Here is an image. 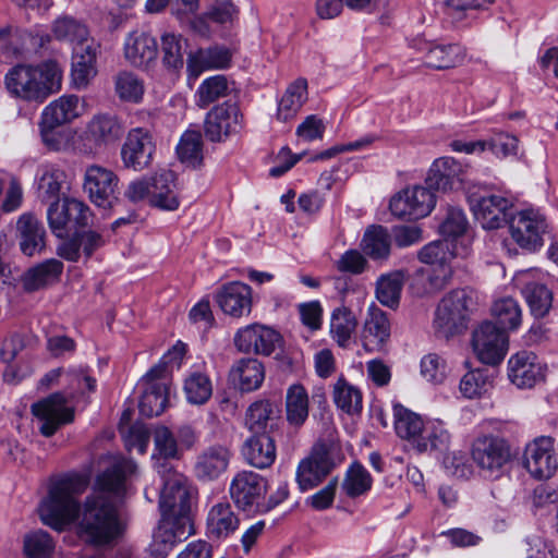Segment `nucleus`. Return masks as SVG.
Masks as SVG:
<instances>
[{
    "label": "nucleus",
    "mask_w": 558,
    "mask_h": 558,
    "mask_svg": "<svg viewBox=\"0 0 558 558\" xmlns=\"http://www.w3.org/2000/svg\"><path fill=\"white\" fill-rule=\"evenodd\" d=\"M136 471L134 461L112 457L110 465L98 476L96 490L81 506L78 497L86 490L88 481L78 474L52 478L48 495L38 507L41 522L61 532L77 520L80 537L93 545L112 544L122 533V524L112 497L126 490V478Z\"/></svg>",
    "instance_id": "1"
},
{
    "label": "nucleus",
    "mask_w": 558,
    "mask_h": 558,
    "mask_svg": "<svg viewBox=\"0 0 558 558\" xmlns=\"http://www.w3.org/2000/svg\"><path fill=\"white\" fill-rule=\"evenodd\" d=\"M5 85L16 97L43 102L61 89L62 69L51 60L38 66L16 65L7 73Z\"/></svg>",
    "instance_id": "2"
},
{
    "label": "nucleus",
    "mask_w": 558,
    "mask_h": 558,
    "mask_svg": "<svg viewBox=\"0 0 558 558\" xmlns=\"http://www.w3.org/2000/svg\"><path fill=\"white\" fill-rule=\"evenodd\" d=\"M471 459L480 476L496 481L507 473L513 456L511 446L505 438L495 435H483L473 440Z\"/></svg>",
    "instance_id": "3"
},
{
    "label": "nucleus",
    "mask_w": 558,
    "mask_h": 558,
    "mask_svg": "<svg viewBox=\"0 0 558 558\" xmlns=\"http://www.w3.org/2000/svg\"><path fill=\"white\" fill-rule=\"evenodd\" d=\"M125 126L122 119L112 112H97L86 122L82 140V151L97 155L116 146L124 136Z\"/></svg>",
    "instance_id": "4"
},
{
    "label": "nucleus",
    "mask_w": 558,
    "mask_h": 558,
    "mask_svg": "<svg viewBox=\"0 0 558 558\" xmlns=\"http://www.w3.org/2000/svg\"><path fill=\"white\" fill-rule=\"evenodd\" d=\"M473 299L465 289H457L446 294L439 302L434 318L435 331L449 338L466 329Z\"/></svg>",
    "instance_id": "5"
},
{
    "label": "nucleus",
    "mask_w": 558,
    "mask_h": 558,
    "mask_svg": "<svg viewBox=\"0 0 558 558\" xmlns=\"http://www.w3.org/2000/svg\"><path fill=\"white\" fill-rule=\"evenodd\" d=\"M156 471L162 484L159 499L161 514H189L190 488L187 478L177 472L170 462L157 463Z\"/></svg>",
    "instance_id": "6"
},
{
    "label": "nucleus",
    "mask_w": 558,
    "mask_h": 558,
    "mask_svg": "<svg viewBox=\"0 0 558 558\" xmlns=\"http://www.w3.org/2000/svg\"><path fill=\"white\" fill-rule=\"evenodd\" d=\"M508 225L510 236L520 248L534 253L544 245V234L548 226L538 210H519L511 215Z\"/></svg>",
    "instance_id": "7"
},
{
    "label": "nucleus",
    "mask_w": 558,
    "mask_h": 558,
    "mask_svg": "<svg viewBox=\"0 0 558 558\" xmlns=\"http://www.w3.org/2000/svg\"><path fill=\"white\" fill-rule=\"evenodd\" d=\"M90 216L89 207L76 198L52 202L47 210L49 227L58 238H64L73 229L87 226Z\"/></svg>",
    "instance_id": "8"
},
{
    "label": "nucleus",
    "mask_w": 558,
    "mask_h": 558,
    "mask_svg": "<svg viewBox=\"0 0 558 558\" xmlns=\"http://www.w3.org/2000/svg\"><path fill=\"white\" fill-rule=\"evenodd\" d=\"M83 190L93 204L110 207L119 195V177L109 168L90 165L85 169Z\"/></svg>",
    "instance_id": "9"
},
{
    "label": "nucleus",
    "mask_w": 558,
    "mask_h": 558,
    "mask_svg": "<svg viewBox=\"0 0 558 558\" xmlns=\"http://www.w3.org/2000/svg\"><path fill=\"white\" fill-rule=\"evenodd\" d=\"M142 389L138 408L147 417L160 415L168 404L169 379L163 376V366H154L140 381Z\"/></svg>",
    "instance_id": "10"
},
{
    "label": "nucleus",
    "mask_w": 558,
    "mask_h": 558,
    "mask_svg": "<svg viewBox=\"0 0 558 558\" xmlns=\"http://www.w3.org/2000/svg\"><path fill=\"white\" fill-rule=\"evenodd\" d=\"M435 195L429 187L415 185L396 194L389 204L393 216L404 219L424 218L435 207Z\"/></svg>",
    "instance_id": "11"
},
{
    "label": "nucleus",
    "mask_w": 558,
    "mask_h": 558,
    "mask_svg": "<svg viewBox=\"0 0 558 558\" xmlns=\"http://www.w3.org/2000/svg\"><path fill=\"white\" fill-rule=\"evenodd\" d=\"M472 345L482 363L495 365L500 363L507 353L508 337L492 322H484L473 331Z\"/></svg>",
    "instance_id": "12"
},
{
    "label": "nucleus",
    "mask_w": 558,
    "mask_h": 558,
    "mask_svg": "<svg viewBox=\"0 0 558 558\" xmlns=\"http://www.w3.org/2000/svg\"><path fill=\"white\" fill-rule=\"evenodd\" d=\"M73 43L71 78L76 89L86 88L97 74L96 59L99 44L95 37H75Z\"/></svg>",
    "instance_id": "13"
},
{
    "label": "nucleus",
    "mask_w": 558,
    "mask_h": 558,
    "mask_svg": "<svg viewBox=\"0 0 558 558\" xmlns=\"http://www.w3.org/2000/svg\"><path fill=\"white\" fill-rule=\"evenodd\" d=\"M155 144L151 134L143 128L129 131L121 147V160L126 169L142 171L151 163Z\"/></svg>",
    "instance_id": "14"
},
{
    "label": "nucleus",
    "mask_w": 558,
    "mask_h": 558,
    "mask_svg": "<svg viewBox=\"0 0 558 558\" xmlns=\"http://www.w3.org/2000/svg\"><path fill=\"white\" fill-rule=\"evenodd\" d=\"M333 463L330 459V446L319 442L311 454L303 459L296 470V482L301 490H308L319 485L330 473Z\"/></svg>",
    "instance_id": "15"
},
{
    "label": "nucleus",
    "mask_w": 558,
    "mask_h": 558,
    "mask_svg": "<svg viewBox=\"0 0 558 558\" xmlns=\"http://www.w3.org/2000/svg\"><path fill=\"white\" fill-rule=\"evenodd\" d=\"M229 492L238 508L252 511L266 494L267 481L256 472L241 471L233 476Z\"/></svg>",
    "instance_id": "16"
},
{
    "label": "nucleus",
    "mask_w": 558,
    "mask_h": 558,
    "mask_svg": "<svg viewBox=\"0 0 558 558\" xmlns=\"http://www.w3.org/2000/svg\"><path fill=\"white\" fill-rule=\"evenodd\" d=\"M32 413L41 422L40 433L52 436L62 425L73 421V410L66 407V400L61 393H53L48 398L34 403Z\"/></svg>",
    "instance_id": "17"
},
{
    "label": "nucleus",
    "mask_w": 558,
    "mask_h": 558,
    "mask_svg": "<svg viewBox=\"0 0 558 558\" xmlns=\"http://www.w3.org/2000/svg\"><path fill=\"white\" fill-rule=\"evenodd\" d=\"M242 128V116L236 104L226 101L215 106L205 119V135L211 142H220Z\"/></svg>",
    "instance_id": "18"
},
{
    "label": "nucleus",
    "mask_w": 558,
    "mask_h": 558,
    "mask_svg": "<svg viewBox=\"0 0 558 558\" xmlns=\"http://www.w3.org/2000/svg\"><path fill=\"white\" fill-rule=\"evenodd\" d=\"M523 463L533 477L538 480L551 477L558 468L553 439L543 436L530 442L524 451Z\"/></svg>",
    "instance_id": "19"
},
{
    "label": "nucleus",
    "mask_w": 558,
    "mask_h": 558,
    "mask_svg": "<svg viewBox=\"0 0 558 558\" xmlns=\"http://www.w3.org/2000/svg\"><path fill=\"white\" fill-rule=\"evenodd\" d=\"M512 203L501 195H487L471 201V209L475 220L486 230L504 227L511 217L509 210Z\"/></svg>",
    "instance_id": "20"
},
{
    "label": "nucleus",
    "mask_w": 558,
    "mask_h": 558,
    "mask_svg": "<svg viewBox=\"0 0 558 558\" xmlns=\"http://www.w3.org/2000/svg\"><path fill=\"white\" fill-rule=\"evenodd\" d=\"M280 336L272 328L260 324H251L239 329L234 344L240 352L270 355L278 344Z\"/></svg>",
    "instance_id": "21"
},
{
    "label": "nucleus",
    "mask_w": 558,
    "mask_h": 558,
    "mask_svg": "<svg viewBox=\"0 0 558 558\" xmlns=\"http://www.w3.org/2000/svg\"><path fill=\"white\" fill-rule=\"evenodd\" d=\"M466 167L453 157L444 156L432 163L426 183L429 189L449 192L463 187Z\"/></svg>",
    "instance_id": "22"
},
{
    "label": "nucleus",
    "mask_w": 558,
    "mask_h": 558,
    "mask_svg": "<svg viewBox=\"0 0 558 558\" xmlns=\"http://www.w3.org/2000/svg\"><path fill=\"white\" fill-rule=\"evenodd\" d=\"M391 335V325L387 314L375 304L367 308L362 329V343L366 351H383Z\"/></svg>",
    "instance_id": "23"
},
{
    "label": "nucleus",
    "mask_w": 558,
    "mask_h": 558,
    "mask_svg": "<svg viewBox=\"0 0 558 558\" xmlns=\"http://www.w3.org/2000/svg\"><path fill=\"white\" fill-rule=\"evenodd\" d=\"M508 377L518 388H531L544 377V367L531 351H520L508 361Z\"/></svg>",
    "instance_id": "24"
},
{
    "label": "nucleus",
    "mask_w": 558,
    "mask_h": 558,
    "mask_svg": "<svg viewBox=\"0 0 558 558\" xmlns=\"http://www.w3.org/2000/svg\"><path fill=\"white\" fill-rule=\"evenodd\" d=\"M221 311L232 317L247 316L252 310V289L248 284L232 281L223 284L216 293Z\"/></svg>",
    "instance_id": "25"
},
{
    "label": "nucleus",
    "mask_w": 558,
    "mask_h": 558,
    "mask_svg": "<svg viewBox=\"0 0 558 558\" xmlns=\"http://www.w3.org/2000/svg\"><path fill=\"white\" fill-rule=\"evenodd\" d=\"M234 49L214 45L207 48H201L187 58L186 70L189 75L196 78L206 70H222L231 65Z\"/></svg>",
    "instance_id": "26"
},
{
    "label": "nucleus",
    "mask_w": 558,
    "mask_h": 558,
    "mask_svg": "<svg viewBox=\"0 0 558 558\" xmlns=\"http://www.w3.org/2000/svg\"><path fill=\"white\" fill-rule=\"evenodd\" d=\"M19 244L22 253L34 256L44 251L46 246V230L37 217L31 213L20 216L16 222Z\"/></svg>",
    "instance_id": "27"
},
{
    "label": "nucleus",
    "mask_w": 558,
    "mask_h": 558,
    "mask_svg": "<svg viewBox=\"0 0 558 558\" xmlns=\"http://www.w3.org/2000/svg\"><path fill=\"white\" fill-rule=\"evenodd\" d=\"M451 434L441 420H426L420 436L412 446L420 453L439 452L442 453L449 449Z\"/></svg>",
    "instance_id": "28"
},
{
    "label": "nucleus",
    "mask_w": 558,
    "mask_h": 558,
    "mask_svg": "<svg viewBox=\"0 0 558 558\" xmlns=\"http://www.w3.org/2000/svg\"><path fill=\"white\" fill-rule=\"evenodd\" d=\"M175 174L171 170H160L151 177L150 205L162 210H175L180 201L177 193Z\"/></svg>",
    "instance_id": "29"
},
{
    "label": "nucleus",
    "mask_w": 558,
    "mask_h": 558,
    "mask_svg": "<svg viewBox=\"0 0 558 558\" xmlns=\"http://www.w3.org/2000/svg\"><path fill=\"white\" fill-rule=\"evenodd\" d=\"M230 450L225 446H211L202 451L195 463V474L203 481L218 478L229 466Z\"/></svg>",
    "instance_id": "30"
},
{
    "label": "nucleus",
    "mask_w": 558,
    "mask_h": 558,
    "mask_svg": "<svg viewBox=\"0 0 558 558\" xmlns=\"http://www.w3.org/2000/svg\"><path fill=\"white\" fill-rule=\"evenodd\" d=\"M85 111L84 101L76 95H62L46 106L40 118L63 125L80 118Z\"/></svg>",
    "instance_id": "31"
},
{
    "label": "nucleus",
    "mask_w": 558,
    "mask_h": 558,
    "mask_svg": "<svg viewBox=\"0 0 558 558\" xmlns=\"http://www.w3.org/2000/svg\"><path fill=\"white\" fill-rule=\"evenodd\" d=\"M37 196L41 202H57L66 182V173L53 163L41 165L37 174Z\"/></svg>",
    "instance_id": "32"
},
{
    "label": "nucleus",
    "mask_w": 558,
    "mask_h": 558,
    "mask_svg": "<svg viewBox=\"0 0 558 558\" xmlns=\"http://www.w3.org/2000/svg\"><path fill=\"white\" fill-rule=\"evenodd\" d=\"M242 452L246 462L256 469L269 468L276 460L275 441L265 433L248 438Z\"/></svg>",
    "instance_id": "33"
},
{
    "label": "nucleus",
    "mask_w": 558,
    "mask_h": 558,
    "mask_svg": "<svg viewBox=\"0 0 558 558\" xmlns=\"http://www.w3.org/2000/svg\"><path fill=\"white\" fill-rule=\"evenodd\" d=\"M230 377L242 391H253L264 381V366L256 359H241L231 368Z\"/></svg>",
    "instance_id": "34"
},
{
    "label": "nucleus",
    "mask_w": 558,
    "mask_h": 558,
    "mask_svg": "<svg viewBox=\"0 0 558 558\" xmlns=\"http://www.w3.org/2000/svg\"><path fill=\"white\" fill-rule=\"evenodd\" d=\"M239 518L227 502L211 507L207 515V532L210 537L225 538L238 530Z\"/></svg>",
    "instance_id": "35"
},
{
    "label": "nucleus",
    "mask_w": 558,
    "mask_h": 558,
    "mask_svg": "<svg viewBox=\"0 0 558 558\" xmlns=\"http://www.w3.org/2000/svg\"><path fill=\"white\" fill-rule=\"evenodd\" d=\"M63 271V264L59 259L50 258L32 268L23 277V287L26 291H37L59 280Z\"/></svg>",
    "instance_id": "36"
},
{
    "label": "nucleus",
    "mask_w": 558,
    "mask_h": 558,
    "mask_svg": "<svg viewBox=\"0 0 558 558\" xmlns=\"http://www.w3.org/2000/svg\"><path fill=\"white\" fill-rule=\"evenodd\" d=\"M521 290L533 317L539 319L549 314L554 304V293L546 284L526 281Z\"/></svg>",
    "instance_id": "37"
},
{
    "label": "nucleus",
    "mask_w": 558,
    "mask_h": 558,
    "mask_svg": "<svg viewBox=\"0 0 558 558\" xmlns=\"http://www.w3.org/2000/svg\"><path fill=\"white\" fill-rule=\"evenodd\" d=\"M310 399L301 384L291 385L286 395V417L290 426L301 427L308 417Z\"/></svg>",
    "instance_id": "38"
},
{
    "label": "nucleus",
    "mask_w": 558,
    "mask_h": 558,
    "mask_svg": "<svg viewBox=\"0 0 558 558\" xmlns=\"http://www.w3.org/2000/svg\"><path fill=\"white\" fill-rule=\"evenodd\" d=\"M405 282V272L395 270L381 275L376 281L375 294L378 302L389 308H397Z\"/></svg>",
    "instance_id": "39"
},
{
    "label": "nucleus",
    "mask_w": 558,
    "mask_h": 558,
    "mask_svg": "<svg viewBox=\"0 0 558 558\" xmlns=\"http://www.w3.org/2000/svg\"><path fill=\"white\" fill-rule=\"evenodd\" d=\"M307 100V82L298 78L286 89L278 102L277 118L283 122L294 118Z\"/></svg>",
    "instance_id": "40"
},
{
    "label": "nucleus",
    "mask_w": 558,
    "mask_h": 558,
    "mask_svg": "<svg viewBox=\"0 0 558 558\" xmlns=\"http://www.w3.org/2000/svg\"><path fill=\"white\" fill-rule=\"evenodd\" d=\"M155 37H128L124 44L125 58L135 66L146 68L157 57Z\"/></svg>",
    "instance_id": "41"
},
{
    "label": "nucleus",
    "mask_w": 558,
    "mask_h": 558,
    "mask_svg": "<svg viewBox=\"0 0 558 558\" xmlns=\"http://www.w3.org/2000/svg\"><path fill=\"white\" fill-rule=\"evenodd\" d=\"M456 255L454 241L449 239L433 241L424 245L417 253L418 259L432 267L451 266Z\"/></svg>",
    "instance_id": "42"
},
{
    "label": "nucleus",
    "mask_w": 558,
    "mask_h": 558,
    "mask_svg": "<svg viewBox=\"0 0 558 558\" xmlns=\"http://www.w3.org/2000/svg\"><path fill=\"white\" fill-rule=\"evenodd\" d=\"M391 236L383 226L368 227L363 235L361 247L373 259H384L390 254Z\"/></svg>",
    "instance_id": "43"
},
{
    "label": "nucleus",
    "mask_w": 558,
    "mask_h": 558,
    "mask_svg": "<svg viewBox=\"0 0 558 558\" xmlns=\"http://www.w3.org/2000/svg\"><path fill=\"white\" fill-rule=\"evenodd\" d=\"M229 95V82L225 75H213L205 78L197 87L194 101L195 105L205 109L209 105Z\"/></svg>",
    "instance_id": "44"
},
{
    "label": "nucleus",
    "mask_w": 558,
    "mask_h": 558,
    "mask_svg": "<svg viewBox=\"0 0 558 558\" xmlns=\"http://www.w3.org/2000/svg\"><path fill=\"white\" fill-rule=\"evenodd\" d=\"M357 322L353 312L344 306L333 310L330 319V333L340 347H348Z\"/></svg>",
    "instance_id": "45"
},
{
    "label": "nucleus",
    "mask_w": 558,
    "mask_h": 558,
    "mask_svg": "<svg viewBox=\"0 0 558 558\" xmlns=\"http://www.w3.org/2000/svg\"><path fill=\"white\" fill-rule=\"evenodd\" d=\"M393 415L396 433L413 446L426 420L402 405H395Z\"/></svg>",
    "instance_id": "46"
},
{
    "label": "nucleus",
    "mask_w": 558,
    "mask_h": 558,
    "mask_svg": "<svg viewBox=\"0 0 558 558\" xmlns=\"http://www.w3.org/2000/svg\"><path fill=\"white\" fill-rule=\"evenodd\" d=\"M492 314L505 332L517 330L522 323V310L513 298L497 300L492 307Z\"/></svg>",
    "instance_id": "47"
},
{
    "label": "nucleus",
    "mask_w": 558,
    "mask_h": 558,
    "mask_svg": "<svg viewBox=\"0 0 558 558\" xmlns=\"http://www.w3.org/2000/svg\"><path fill=\"white\" fill-rule=\"evenodd\" d=\"M372 485L369 472L361 463L354 462L347 470L341 487L348 497L356 498L371 490Z\"/></svg>",
    "instance_id": "48"
},
{
    "label": "nucleus",
    "mask_w": 558,
    "mask_h": 558,
    "mask_svg": "<svg viewBox=\"0 0 558 558\" xmlns=\"http://www.w3.org/2000/svg\"><path fill=\"white\" fill-rule=\"evenodd\" d=\"M114 89L117 96L122 101L132 104H138L145 93L143 80L129 71H122L117 74L114 78Z\"/></svg>",
    "instance_id": "49"
},
{
    "label": "nucleus",
    "mask_w": 558,
    "mask_h": 558,
    "mask_svg": "<svg viewBox=\"0 0 558 558\" xmlns=\"http://www.w3.org/2000/svg\"><path fill=\"white\" fill-rule=\"evenodd\" d=\"M277 407L268 400H259L250 405L246 412V425L256 433L265 430L278 418Z\"/></svg>",
    "instance_id": "50"
},
{
    "label": "nucleus",
    "mask_w": 558,
    "mask_h": 558,
    "mask_svg": "<svg viewBox=\"0 0 558 558\" xmlns=\"http://www.w3.org/2000/svg\"><path fill=\"white\" fill-rule=\"evenodd\" d=\"M332 397L336 405L348 414L362 411V393L343 378H339L333 386Z\"/></svg>",
    "instance_id": "51"
},
{
    "label": "nucleus",
    "mask_w": 558,
    "mask_h": 558,
    "mask_svg": "<svg viewBox=\"0 0 558 558\" xmlns=\"http://www.w3.org/2000/svg\"><path fill=\"white\" fill-rule=\"evenodd\" d=\"M54 548V541L44 530L32 531L24 536L23 551L27 558H51Z\"/></svg>",
    "instance_id": "52"
},
{
    "label": "nucleus",
    "mask_w": 558,
    "mask_h": 558,
    "mask_svg": "<svg viewBox=\"0 0 558 558\" xmlns=\"http://www.w3.org/2000/svg\"><path fill=\"white\" fill-rule=\"evenodd\" d=\"M184 392L190 403L204 404L213 393L211 380L203 372H191L184 380Z\"/></svg>",
    "instance_id": "53"
},
{
    "label": "nucleus",
    "mask_w": 558,
    "mask_h": 558,
    "mask_svg": "<svg viewBox=\"0 0 558 558\" xmlns=\"http://www.w3.org/2000/svg\"><path fill=\"white\" fill-rule=\"evenodd\" d=\"M180 160L191 167H197L203 159L202 135L198 131H186L177 146Z\"/></svg>",
    "instance_id": "54"
},
{
    "label": "nucleus",
    "mask_w": 558,
    "mask_h": 558,
    "mask_svg": "<svg viewBox=\"0 0 558 558\" xmlns=\"http://www.w3.org/2000/svg\"><path fill=\"white\" fill-rule=\"evenodd\" d=\"M170 529L171 525L168 522H159L154 539L148 547L151 558H166L172 548L183 541V531H179L175 535L170 532Z\"/></svg>",
    "instance_id": "55"
},
{
    "label": "nucleus",
    "mask_w": 558,
    "mask_h": 558,
    "mask_svg": "<svg viewBox=\"0 0 558 558\" xmlns=\"http://www.w3.org/2000/svg\"><path fill=\"white\" fill-rule=\"evenodd\" d=\"M60 126L40 118L38 124L40 140L51 151H65L70 147V132L59 129Z\"/></svg>",
    "instance_id": "56"
},
{
    "label": "nucleus",
    "mask_w": 558,
    "mask_h": 558,
    "mask_svg": "<svg viewBox=\"0 0 558 558\" xmlns=\"http://www.w3.org/2000/svg\"><path fill=\"white\" fill-rule=\"evenodd\" d=\"M154 445L156 454L155 466L160 462H169L168 459L180 457V448L173 433L166 426L157 427L154 432Z\"/></svg>",
    "instance_id": "57"
},
{
    "label": "nucleus",
    "mask_w": 558,
    "mask_h": 558,
    "mask_svg": "<svg viewBox=\"0 0 558 558\" xmlns=\"http://www.w3.org/2000/svg\"><path fill=\"white\" fill-rule=\"evenodd\" d=\"M461 60L462 50L457 45L436 46L426 56V64L437 70L453 68Z\"/></svg>",
    "instance_id": "58"
},
{
    "label": "nucleus",
    "mask_w": 558,
    "mask_h": 558,
    "mask_svg": "<svg viewBox=\"0 0 558 558\" xmlns=\"http://www.w3.org/2000/svg\"><path fill=\"white\" fill-rule=\"evenodd\" d=\"M492 386L488 375L483 369L468 372L460 380L459 390L466 399L478 398Z\"/></svg>",
    "instance_id": "59"
},
{
    "label": "nucleus",
    "mask_w": 558,
    "mask_h": 558,
    "mask_svg": "<svg viewBox=\"0 0 558 558\" xmlns=\"http://www.w3.org/2000/svg\"><path fill=\"white\" fill-rule=\"evenodd\" d=\"M185 49L186 40L183 37H161L163 65L174 71L181 69Z\"/></svg>",
    "instance_id": "60"
},
{
    "label": "nucleus",
    "mask_w": 558,
    "mask_h": 558,
    "mask_svg": "<svg viewBox=\"0 0 558 558\" xmlns=\"http://www.w3.org/2000/svg\"><path fill=\"white\" fill-rule=\"evenodd\" d=\"M421 375L432 384H440L447 376V362L437 353H428L421 360Z\"/></svg>",
    "instance_id": "61"
},
{
    "label": "nucleus",
    "mask_w": 558,
    "mask_h": 558,
    "mask_svg": "<svg viewBox=\"0 0 558 558\" xmlns=\"http://www.w3.org/2000/svg\"><path fill=\"white\" fill-rule=\"evenodd\" d=\"M238 14L239 10L231 0H213L206 13L198 17V22L207 17L218 24L232 23Z\"/></svg>",
    "instance_id": "62"
},
{
    "label": "nucleus",
    "mask_w": 558,
    "mask_h": 558,
    "mask_svg": "<svg viewBox=\"0 0 558 558\" xmlns=\"http://www.w3.org/2000/svg\"><path fill=\"white\" fill-rule=\"evenodd\" d=\"M468 227V220L462 209L451 208L440 225V232L444 239L454 240L464 234Z\"/></svg>",
    "instance_id": "63"
},
{
    "label": "nucleus",
    "mask_w": 558,
    "mask_h": 558,
    "mask_svg": "<svg viewBox=\"0 0 558 558\" xmlns=\"http://www.w3.org/2000/svg\"><path fill=\"white\" fill-rule=\"evenodd\" d=\"M518 138L511 134L497 132L490 136V151L498 158L515 155Z\"/></svg>",
    "instance_id": "64"
}]
</instances>
